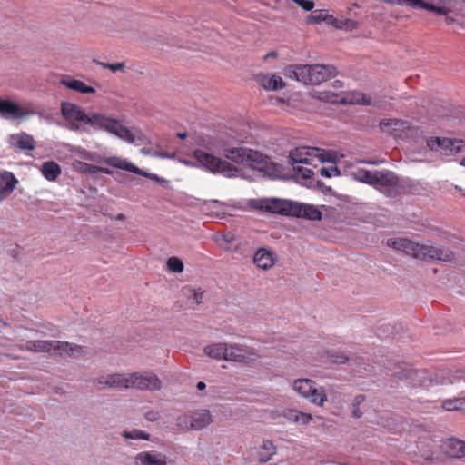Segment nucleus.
I'll return each mask as SVG.
<instances>
[{
  "instance_id": "nucleus-44",
  "label": "nucleus",
  "mask_w": 465,
  "mask_h": 465,
  "mask_svg": "<svg viewBox=\"0 0 465 465\" xmlns=\"http://www.w3.org/2000/svg\"><path fill=\"white\" fill-rule=\"evenodd\" d=\"M144 419L151 422H155L160 419V413L157 411L151 410L144 413Z\"/></svg>"
},
{
  "instance_id": "nucleus-11",
  "label": "nucleus",
  "mask_w": 465,
  "mask_h": 465,
  "mask_svg": "<svg viewBox=\"0 0 465 465\" xmlns=\"http://www.w3.org/2000/svg\"><path fill=\"white\" fill-rule=\"evenodd\" d=\"M294 202L281 199H261L253 200L252 206L258 210H264L284 215H292Z\"/></svg>"
},
{
  "instance_id": "nucleus-34",
  "label": "nucleus",
  "mask_w": 465,
  "mask_h": 465,
  "mask_svg": "<svg viewBox=\"0 0 465 465\" xmlns=\"http://www.w3.org/2000/svg\"><path fill=\"white\" fill-rule=\"evenodd\" d=\"M183 294L188 298L192 299L195 303L200 304L203 302L204 291L202 288H194L192 286H186L183 289Z\"/></svg>"
},
{
  "instance_id": "nucleus-7",
  "label": "nucleus",
  "mask_w": 465,
  "mask_h": 465,
  "mask_svg": "<svg viewBox=\"0 0 465 465\" xmlns=\"http://www.w3.org/2000/svg\"><path fill=\"white\" fill-rule=\"evenodd\" d=\"M292 390L312 404L322 407L327 401V393L322 386L310 379H297L292 382Z\"/></svg>"
},
{
  "instance_id": "nucleus-56",
  "label": "nucleus",
  "mask_w": 465,
  "mask_h": 465,
  "mask_svg": "<svg viewBox=\"0 0 465 465\" xmlns=\"http://www.w3.org/2000/svg\"><path fill=\"white\" fill-rule=\"evenodd\" d=\"M334 88H341L343 86V83L340 80H336L333 82Z\"/></svg>"
},
{
  "instance_id": "nucleus-57",
  "label": "nucleus",
  "mask_w": 465,
  "mask_h": 465,
  "mask_svg": "<svg viewBox=\"0 0 465 465\" xmlns=\"http://www.w3.org/2000/svg\"><path fill=\"white\" fill-rule=\"evenodd\" d=\"M206 385L203 381H199L196 385V388L200 391L205 389Z\"/></svg>"
},
{
  "instance_id": "nucleus-35",
  "label": "nucleus",
  "mask_w": 465,
  "mask_h": 465,
  "mask_svg": "<svg viewBox=\"0 0 465 465\" xmlns=\"http://www.w3.org/2000/svg\"><path fill=\"white\" fill-rule=\"evenodd\" d=\"M330 24L338 29L353 30L356 28L357 24L351 19H339L333 15H330Z\"/></svg>"
},
{
  "instance_id": "nucleus-33",
  "label": "nucleus",
  "mask_w": 465,
  "mask_h": 465,
  "mask_svg": "<svg viewBox=\"0 0 465 465\" xmlns=\"http://www.w3.org/2000/svg\"><path fill=\"white\" fill-rule=\"evenodd\" d=\"M340 156L341 155L335 151H326L319 148V153L317 154L316 163L327 162L331 163H336Z\"/></svg>"
},
{
  "instance_id": "nucleus-49",
  "label": "nucleus",
  "mask_w": 465,
  "mask_h": 465,
  "mask_svg": "<svg viewBox=\"0 0 465 465\" xmlns=\"http://www.w3.org/2000/svg\"><path fill=\"white\" fill-rule=\"evenodd\" d=\"M88 170L90 173H97V172H101V173H109V170L107 169H104L102 167H98V166H95V165H89L88 167Z\"/></svg>"
},
{
  "instance_id": "nucleus-54",
  "label": "nucleus",
  "mask_w": 465,
  "mask_h": 465,
  "mask_svg": "<svg viewBox=\"0 0 465 465\" xmlns=\"http://www.w3.org/2000/svg\"><path fill=\"white\" fill-rule=\"evenodd\" d=\"M364 401V397L362 395H358L354 399L353 406H359Z\"/></svg>"
},
{
  "instance_id": "nucleus-22",
  "label": "nucleus",
  "mask_w": 465,
  "mask_h": 465,
  "mask_svg": "<svg viewBox=\"0 0 465 465\" xmlns=\"http://www.w3.org/2000/svg\"><path fill=\"white\" fill-rule=\"evenodd\" d=\"M258 83L269 91H276L282 89L285 84L281 76L272 74H261L258 75Z\"/></svg>"
},
{
  "instance_id": "nucleus-25",
  "label": "nucleus",
  "mask_w": 465,
  "mask_h": 465,
  "mask_svg": "<svg viewBox=\"0 0 465 465\" xmlns=\"http://www.w3.org/2000/svg\"><path fill=\"white\" fill-rule=\"evenodd\" d=\"M228 343L217 342L206 345L203 352L206 356L214 360H225Z\"/></svg>"
},
{
  "instance_id": "nucleus-18",
  "label": "nucleus",
  "mask_w": 465,
  "mask_h": 465,
  "mask_svg": "<svg viewBox=\"0 0 465 465\" xmlns=\"http://www.w3.org/2000/svg\"><path fill=\"white\" fill-rule=\"evenodd\" d=\"M292 216L302 217L312 221H318L322 218V213L315 206L294 202Z\"/></svg>"
},
{
  "instance_id": "nucleus-62",
  "label": "nucleus",
  "mask_w": 465,
  "mask_h": 465,
  "mask_svg": "<svg viewBox=\"0 0 465 465\" xmlns=\"http://www.w3.org/2000/svg\"><path fill=\"white\" fill-rule=\"evenodd\" d=\"M142 152H143V153H148V152H147V150H145V149H143V150H142Z\"/></svg>"
},
{
  "instance_id": "nucleus-53",
  "label": "nucleus",
  "mask_w": 465,
  "mask_h": 465,
  "mask_svg": "<svg viewBox=\"0 0 465 465\" xmlns=\"http://www.w3.org/2000/svg\"><path fill=\"white\" fill-rule=\"evenodd\" d=\"M360 163H367V164H371V165H378V164L383 163V161H379V160H373V161L361 160Z\"/></svg>"
},
{
  "instance_id": "nucleus-15",
  "label": "nucleus",
  "mask_w": 465,
  "mask_h": 465,
  "mask_svg": "<svg viewBox=\"0 0 465 465\" xmlns=\"http://www.w3.org/2000/svg\"><path fill=\"white\" fill-rule=\"evenodd\" d=\"M387 245L395 250L403 252L408 255H411L415 258L418 257L420 244L406 239V238H390L387 240Z\"/></svg>"
},
{
  "instance_id": "nucleus-29",
  "label": "nucleus",
  "mask_w": 465,
  "mask_h": 465,
  "mask_svg": "<svg viewBox=\"0 0 465 465\" xmlns=\"http://www.w3.org/2000/svg\"><path fill=\"white\" fill-rule=\"evenodd\" d=\"M17 183L18 180L13 173L7 171L0 173V189L2 191L8 192L11 194Z\"/></svg>"
},
{
  "instance_id": "nucleus-12",
  "label": "nucleus",
  "mask_w": 465,
  "mask_h": 465,
  "mask_svg": "<svg viewBox=\"0 0 465 465\" xmlns=\"http://www.w3.org/2000/svg\"><path fill=\"white\" fill-rule=\"evenodd\" d=\"M427 145L430 150L449 155L465 151V142L450 138L430 137L427 140Z\"/></svg>"
},
{
  "instance_id": "nucleus-19",
  "label": "nucleus",
  "mask_w": 465,
  "mask_h": 465,
  "mask_svg": "<svg viewBox=\"0 0 465 465\" xmlns=\"http://www.w3.org/2000/svg\"><path fill=\"white\" fill-rule=\"evenodd\" d=\"M443 451L450 458L461 459L465 457V441L459 439H449L443 443Z\"/></svg>"
},
{
  "instance_id": "nucleus-10",
  "label": "nucleus",
  "mask_w": 465,
  "mask_h": 465,
  "mask_svg": "<svg viewBox=\"0 0 465 465\" xmlns=\"http://www.w3.org/2000/svg\"><path fill=\"white\" fill-rule=\"evenodd\" d=\"M257 351L247 345L231 343L227 345L225 361L244 364L254 363L259 359Z\"/></svg>"
},
{
  "instance_id": "nucleus-13",
  "label": "nucleus",
  "mask_w": 465,
  "mask_h": 465,
  "mask_svg": "<svg viewBox=\"0 0 465 465\" xmlns=\"http://www.w3.org/2000/svg\"><path fill=\"white\" fill-rule=\"evenodd\" d=\"M35 111L27 106H21L15 102L0 99V114L6 119H25L35 115Z\"/></svg>"
},
{
  "instance_id": "nucleus-48",
  "label": "nucleus",
  "mask_w": 465,
  "mask_h": 465,
  "mask_svg": "<svg viewBox=\"0 0 465 465\" xmlns=\"http://www.w3.org/2000/svg\"><path fill=\"white\" fill-rule=\"evenodd\" d=\"M332 361L338 364L345 363L348 361V357L342 353L332 355Z\"/></svg>"
},
{
  "instance_id": "nucleus-32",
  "label": "nucleus",
  "mask_w": 465,
  "mask_h": 465,
  "mask_svg": "<svg viewBox=\"0 0 465 465\" xmlns=\"http://www.w3.org/2000/svg\"><path fill=\"white\" fill-rule=\"evenodd\" d=\"M121 435L125 440H150L151 438V435L149 433L139 429L124 430L122 431Z\"/></svg>"
},
{
  "instance_id": "nucleus-39",
  "label": "nucleus",
  "mask_w": 465,
  "mask_h": 465,
  "mask_svg": "<svg viewBox=\"0 0 465 465\" xmlns=\"http://www.w3.org/2000/svg\"><path fill=\"white\" fill-rule=\"evenodd\" d=\"M318 172L320 174L326 178H331L333 176H339L341 174L337 166H330V167H321Z\"/></svg>"
},
{
  "instance_id": "nucleus-61",
  "label": "nucleus",
  "mask_w": 465,
  "mask_h": 465,
  "mask_svg": "<svg viewBox=\"0 0 465 465\" xmlns=\"http://www.w3.org/2000/svg\"><path fill=\"white\" fill-rule=\"evenodd\" d=\"M275 55H276V54H275V53H273V52H272V53H270V54H268V56H275Z\"/></svg>"
},
{
  "instance_id": "nucleus-4",
  "label": "nucleus",
  "mask_w": 465,
  "mask_h": 465,
  "mask_svg": "<svg viewBox=\"0 0 465 465\" xmlns=\"http://www.w3.org/2000/svg\"><path fill=\"white\" fill-rule=\"evenodd\" d=\"M319 153L318 147L300 146L292 150L289 153V163L292 166L294 175L297 178L308 179L314 175V171L301 164L314 165Z\"/></svg>"
},
{
  "instance_id": "nucleus-42",
  "label": "nucleus",
  "mask_w": 465,
  "mask_h": 465,
  "mask_svg": "<svg viewBox=\"0 0 465 465\" xmlns=\"http://www.w3.org/2000/svg\"><path fill=\"white\" fill-rule=\"evenodd\" d=\"M97 64L101 65L104 68H108L113 72L122 71L125 67L124 63L106 64L104 62H97Z\"/></svg>"
},
{
  "instance_id": "nucleus-8",
  "label": "nucleus",
  "mask_w": 465,
  "mask_h": 465,
  "mask_svg": "<svg viewBox=\"0 0 465 465\" xmlns=\"http://www.w3.org/2000/svg\"><path fill=\"white\" fill-rule=\"evenodd\" d=\"M213 422V415L206 409L195 410L178 416L176 426L181 430H201Z\"/></svg>"
},
{
  "instance_id": "nucleus-2",
  "label": "nucleus",
  "mask_w": 465,
  "mask_h": 465,
  "mask_svg": "<svg viewBox=\"0 0 465 465\" xmlns=\"http://www.w3.org/2000/svg\"><path fill=\"white\" fill-rule=\"evenodd\" d=\"M99 389H134L138 391H157L163 387L161 379L151 371H129L103 375L94 381Z\"/></svg>"
},
{
  "instance_id": "nucleus-14",
  "label": "nucleus",
  "mask_w": 465,
  "mask_h": 465,
  "mask_svg": "<svg viewBox=\"0 0 465 465\" xmlns=\"http://www.w3.org/2000/svg\"><path fill=\"white\" fill-rule=\"evenodd\" d=\"M417 258H430L432 260L447 262L452 260L453 253L449 249L420 244Z\"/></svg>"
},
{
  "instance_id": "nucleus-51",
  "label": "nucleus",
  "mask_w": 465,
  "mask_h": 465,
  "mask_svg": "<svg viewBox=\"0 0 465 465\" xmlns=\"http://www.w3.org/2000/svg\"><path fill=\"white\" fill-rule=\"evenodd\" d=\"M139 175H142V176H144V177H148L152 180H155V181H159L160 178L158 177L157 174H154V173H146L144 171L142 170V173H138Z\"/></svg>"
},
{
  "instance_id": "nucleus-21",
  "label": "nucleus",
  "mask_w": 465,
  "mask_h": 465,
  "mask_svg": "<svg viewBox=\"0 0 465 465\" xmlns=\"http://www.w3.org/2000/svg\"><path fill=\"white\" fill-rule=\"evenodd\" d=\"M443 379V383L454 385L460 393H465V369L447 371L444 372Z\"/></svg>"
},
{
  "instance_id": "nucleus-37",
  "label": "nucleus",
  "mask_w": 465,
  "mask_h": 465,
  "mask_svg": "<svg viewBox=\"0 0 465 465\" xmlns=\"http://www.w3.org/2000/svg\"><path fill=\"white\" fill-rule=\"evenodd\" d=\"M330 15H324L321 10H318V11L312 13L307 17V23L308 24H319L322 21H326V22L330 23Z\"/></svg>"
},
{
  "instance_id": "nucleus-50",
  "label": "nucleus",
  "mask_w": 465,
  "mask_h": 465,
  "mask_svg": "<svg viewBox=\"0 0 465 465\" xmlns=\"http://www.w3.org/2000/svg\"><path fill=\"white\" fill-rule=\"evenodd\" d=\"M360 98H357L354 103L360 104H370L371 99L369 97H366L364 94H361Z\"/></svg>"
},
{
  "instance_id": "nucleus-1",
  "label": "nucleus",
  "mask_w": 465,
  "mask_h": 465,
  "mask_svg": "<svg viewBox=\"0 0 465 465\" xmlns=\"http://www.w3.org/2000/svg\"><path fill=\"white\" fill-rule=\"evenodd\" d=\"M222 153L225 159L215 156L206 150L196 149L193 156L199 167L225 177H236L240 173L239 168L227 160L250 167L264 176L273 173V163L258 151L242 146H226L223 148Z\"/></svg>"
},
{
  "instance_id": "nucleus-47",
  "label": "nucleus",
  "mask_w": 465,
  "mask_h": 465,
  "mask_svg": "<svg viewBox=\"0 0 465 465\" xmlns=\"http://www.w3.org/2000/svg\"><path fill=\"white\" fill-rule=\"evenodd\" d=\"M223 241L230 245H233L236 242V237L232 232H227L223 235Z\"/></svg>"
},
{
  "instance_id": "nucleus-27",
  "label": "nucleus",
  "mask_w": 465,
  "mask_h": 465,
  "mask_svg": "<svg viewBox=\"0 0 465 465\" xmlns=\"http://www.w3.org/2000/svg\"><path fill=\"white\" fill-rule=\"evenodd\" d=\"M276 453V446L271 440H264L256 448V456L260 462H267Z\"/></svg>"
},
{
  "instance_id": "nucleus-59",
  "label": "nucleus",
  "mask_w": 465,
  "mask_h": 465,
  "mask_svg": "<svg viewBox=\"0 0 465 465\" xmlns=\"http://www.w3.org/2000/svg\"><path fill=\"white\" fill-rule=\"evenodd\" d=\"M214 147V145L213 144V142H209L208 144L206 145V149L211 151L213 150Z\"/></svg>"
},
{
  "instance_id": "nucleus-41",
  "label": "nucleus",
  "mask_w": 465,
  "mask_h": 465,
  "mask_svg": "<svg viewBox=\"0 0 465 465\" xmlns=\"http://www.w3.org/2000/svg\"><path fill=\"white\" fill-rule=\"evenodd\" d=\"M406 1L414 6H421L427 10H432V11H435L440 14L442 12L441 8H436L430 4L424 3L422 0H406Z\"/></svg>"
},
{
  "instance_id": "nucleus-3",
  "label": "nucleus",
  "mask_w": 465,
  "mask_h": 465,
  "mask_svg": "<svg viewBox=\"0 0 465 465\" xmlns=\"http://www.w3.org/2000/svg\"><path fill=\"white\" fill-rule=\"evenodd\" d=\"M338 71L331 64H291L284 68L285 77L305 84H320L336 76Z\"/></svg>"
},
{
  "instance_id": "nucleus-6",
  "label": "nucleus",
  "mask_w": 465,
  "mask_h": 465,
  "mask_svg": "<svg viewBox=\"0 0 465 465\" xmlns=\"http://www.w3.org/2000/svg\"><path fill=\"white\" fill-rule=\"evenodd\" d=\"M18 347L22 351L32 352L54 351L60 356H76L84 352L83 347L79 345L59 341H27L25 343L18 345Z\"/></svg>"
},
{
  "instance_id": "nucleus-63",
  "label": "nucleus",
  "mask_w": 465,
  "mask_h": 465,
  "mask_svg": "<svg viewBox=\"0 0 465 465\" xmlns=\"http://www.w3.org/2000/svg\"><path fill=\"white\" fill-rule=\"evenodd\" d=\"M223 248L226 250H231V247H229V246H224Z\"/></svg>"
},
{
  "instance_id": "nucleus-46",
  "label": "nucleus",
  "mask_w": 465,
  "mask_h": 465,
  "mask_svg": "<svg viewBox=\"0 0 465 465\" xmlns=\"http://www.w3.org/2000/svg\"><path fill=\"white\" fill-rule=\"evenodd\" d=\"M35 114H37L42 119H45L49 124H52L54 121L53 114L49 112H45V111H42V112H38V113L35 112Z\"/></svg>"
},
{
  "instance_id": "nucleus-58",
  "label": "nucleus",
  "mask_w": 465,
  "mask_h": 465,
  "mask_svg": "<svg viewBox=\"0 0 465 465\" xmlns=\"http://www.w3.org/2000/svg\"><path fill=\"white\" fill-rule=\"evenodd\" d=\"M177 137H179L180 139H185L187 137V134L185 132L178 133Z\"/></svg>"
},
{
  "instance_id": "nucleus-31",
  "label": "nucleus",
  "mask_w": 465,
  "mask_h": 465,
  "mask_svg": "<svg viewBox=\"0 0 465 465\" xmlns=\"http://www.w3.org/2000/svg\"><path fill=\"white\" fill-rule=\"evenodd\" d=\"M351 176L358 182L364 183L373 186L375 171L371 172L362 168H357L351 172Z\"/></svg>"
},
{
  "instance_id": "nucleus-16",
  "label": "nucleus",
  "mask_w": 465,
  "mask_h": 465,
  "mask_svg": "<svg viewBox=\"0 0 465 465\" xmlns=\"http://www.w3.org/2000/svg\"><path fill=\"white\" fill-rule=\"evenodd\" d=\"M398 184V177L391 171H375L373 186L379 190H388Z\"/></svg>"
},
{
  "instance_id": "nucleus-20",
  "label": "nucleus",
  "mask_w": 465,
  "mask_h": 465,
  "mask_svg": "<svg viewBox=\"0 0 465 465\" xmlns=\"http://www.w3.org/2000/svg\"><path fill=\"white\" fill-rule=\"evenodd\" d=\"M135 465H166V457L155 451H143L135 456Z\"/></svg>"
},
{
  "instance_id": "nucleus-45",
  "label": "nucleus",
  "mask_w": 465,
  "mask_h": 465,
  "mask_svg": "<svg viewBox=\"0 0 465 465\" xmlns=\"http://www.w3.org/2000/svg\"><path fill=\"white\" fill-rule=\"evenodd\" d=\"M312 420V414L302 411L300 414V417H299L298 424L308 425Z\"/></svg>"
},
{
  "instance_id": "nucleus-40",
  "label": "nucleus",
  "mask_w": 465,
  "mask_h": 465,
  "mask_svg": "<svg viewBox=\"0 0 465 465\" xmlns=\"http://www.w3.org/2000/svg\"><path fill=\"white\" fill-rule=\"evenodd\" d=\"M302 411L292 409H286L282 411V416L291 422L298 423Z\"/></svg>"
},
{
  "instance_id": "nucleus-43",
  "label": "nucleus",
  "mask_w": 465,
  "mask_h": 465,
  "mask_svg": "<svg viewBox=\"0 0 465 465\" xmlns=\"http://www.w3.org/2000/svg\"><path fill=\"white\" fill-rule=\"evenodd\" d=\"M305 11H311L314 7V2L312 0H292Z\"/></svg>"
},
{
  "instance_id": "nucleus-28",
  "label": "nucleus",
  "mask_w": 465,
  "mask_h": 465,
  "mask_svg": "<svg viewBox=\"0 0 465 465\" xmlns=\"http://www.w3.org/2000/svg\"><path fill=\"white\" fill-rule=\"evenodd\" d=\"M106 163L112 167L124 170V171H127L130 173H142L141 169H139L134 163H132L131 162H128L125 159H122V158H118V157H112V158H108L106 160Z\"/></svg>"
},
{
  "instance_id": "nucleus-24",
  "label": "nucleus",
  "mask_w": 465,
  "mask_h": 465,
  "mask_svg": "<svg viewBox=\"0 0 465 465\" xmlns=\"http://www.w3.org/2000/svg\"><path fill=\"white\" fill-rule=\"evenodd\" d=\"M60 83L65 87L80 94H94L96 92V90L94 87L88 86L84 82L73 79L71 77L63 78Z\"/></svg>"
},
{
  "instance_id": "nucleus-60",
  "label": "nucleus",
  "mask_w": 465,
  "mask_h": 465,
  "mask_svg": "<svg viewBox=\"0 0 465 465\" xmlns=\"http://www.w3.org/2000/svg\"><path fill=\"white\" fill-rule=\"evenodd\" d=\"M460 164L465 166V158L461 160Z\"/></svg>"
},
{
  "instance_id": "nucleus-30",
  "label": "nucleus",
  "mask_w": 465,
  "mask_h": 465,
  "mask_svg": "<svg viewBox=\"0 0 465 465\" xmlns=\"http://www.w3.org/2000/svg\"><path fill=\"white\" fill-rule=\"evenodd\" d=\"M42 174L48 181H54L61 174L60 165L54 162L48 161L42 164Z\"/></svg>"
},
{
  "instance_id": "nucleus-9",
  "label": "nucleus",
  "mask_w": 465,
  "mask_h": 465,
  "mask_svg": "<svg viewBox=\"0 0 465 465\" xmlns=\"http://www.w3.org/2000/svg\"><path fill=\"white\" fill-rule=\"evenodd\" d=\"M61 115L66 122V127L73 132H85V119L87 114L79 105L71 102H62L60 104Z\"/></svg>"
},
{
  "instance_id": "nucleus-5",
  "label": "nucleus",
  "mask_w": 465,
  "mask_h": 465,
  "mask_svg": "<svg viewBox=\"0 0 465 465\" xmlns=\"http://www.w3.org/2000/svg\"><path fill=\"white\" fill-rule=\"evenodd\" d=\"M86 125H90L95 130H105L129 143H134L136 139L132 131L124 126L118 120L110 118L103 114H87L85 119Z\"/></svg>"
},
{
  "instance_id": "nucleus-52",
  "label": "nucleus",
  "mask_w": 465,
  "mask_h": 465,
  "mask_svg": "<svg viewBox=\"0 0 465 465\" xmlns=\"http://www.w3.org/2000/svg\"><path fill=\"white\" fill-rule=\"evenodd\" d=\"M362 415L361 411L359 409V406H353L352 416L355 418H361Z\"/></svg>"
},
{
  "instance_id": "nucleus-26",
  "label": "nucleus",
  "mask_w": 465,
  "mask_h": 465,
  "mask_svg": "<svg viewBox=\"0 0 465 465\" xmlns=\"http://www.w3.org/2000/svg\"><path fill=\"white\" fill-rule=\"evenodd\" d=\"M380 127L383 132L397 136L398 131L408 128V123L398 119H383L380 122Z\"/></svg>"
},
{
  "instance_id": "nucleus-38",
  "label": "nucleus",
  "mask_w": 465,
  "mask_h": 465,
  "mask_svg": "<svg viewBox=\"0 0 465 465\" xmlns=\"http://www.w3.org/2000/svg\"><path fill=\"white\" fill-rule=\"evenodd\" d=\"M167 266L173 272H182L183 271V262L176 257H171L167 261Z\"/></svg>"
},
{
  "instance_id": "nucleus-23",
  "label": "nucleus",
  "mask_w": 465,
  "mask_h": 465,
  "mask_svg": "<svg viewBox=\"0 0 465 465\" xmlns=\"http://www.w3.org/2000/svg\"><path fill=\"white\" fill-rule=\"evenodd\" d=\"M9 143L20 150H33L35 148V140L32 135L26 133H19L9 136Z\"/></svg>"
},
{
  "instance_id": "nucleus-17",
  "label": "nucleus",
  "mask_w": 465,
  "mask_h": 465,
  "mask_svg": "<svg viewBox=\"0 0 465 465\" xmlns=\"http://www.w3.org/2000/svg\"><path fill=\"white\" fill-rule=\"evenodd\" d=\"M254 264L262 270H269L276 262V255L266 248L258 249L253 255Z\"/></svg>"
},
{
  "instance_id": "nucleus-55",
  "label": "nucleus",
  "mask_w": 465,
  "mask_h": 465,
  "mask_svg": "<svg viewBox=\"0 0 465 465\" xmlns=\"http://www.w3.org/2000/svg\"><path fill=\"white\" fill-rule=\"evenodd\" d=\"M10 195V193L8 192H5V191H2L0 189V203L2 201H4L5 198H7L8 196Z\"/></svg>"
},
{
  "instance_id": "nucleus-36",
  "label": "nucleus",
  "mask_w": 465,
  "mask_h": 465,
  "mask_svg": "<svg viewBox=\"0 0 465 465\" xmlns=\"http://www.w3.org/2000/svg\"><path fill=\"white\" fill-rule=\"evenodd\" d=\"M463 404H465V397L444 401L442 407L444 410L451 411L460 409Z\"/></svg>"
}]
</instances>
